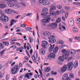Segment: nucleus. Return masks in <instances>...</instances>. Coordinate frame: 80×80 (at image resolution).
<instances>
[{"label":"nucleus","instance_id":"1","mask_svg":"<svg viewBox=\"0 0 80 80\" xmlns=\"http://www.w3.org/2000/svg\"><path fill=\"white\" fill-rule=\"evenodd\" d=\"M49 15H48L49 18H46L43 19L42 20V22L44 23H48L50 22V20H51V17H53L55 15V12L53 11H49Z\"/></svg>","mask_w":80,"mask_h":80},{"label":"nucleus","instance_id":"64","mask_svg":"<svg viewBox=\"0 0 80 80\" xmlns=\"http://www.w3.org/2000/svg\"><path fill=\"white\" fill-rule=\"evenodd\" d=\"M78 77H80V70L78 71Z\"/></svg>","mask_w":80,"mask_h":80},{"label":"nucleus","instance_id":"41","mask_svg":"<svg viewBox=\"0 0 80 80\" xmlns=\"http://www.w3.org/2000/svg\"><path fill=\"white\" fill-rule=\"evenodd\" d=\"M57 8L58 9H61L62 8V6L61 5H58L57 6Z\"/></svg>","mask_w":80,"mask_h":80},{"label":"nucleus","instance_id":"56","mask_svg":"<svg viewBox=\"0 0 80 80\" xmlns=\"http://www.w3.org/2000/svg\"><path fill=\"white\" fill-rule=\"evenodd\" d=\"M59 27V30H62V27H61V23H60L58 25Z\"/></svg>","mask_w":80,"mask_h":80},{"label":"nucleus","instance_id":"10","mask_svg":"<svg viewBox=\"0 0 80 80\" xmlns=\"http://www.w3.org/2000/svg\"><path fill=\"white\" fill-rule=\"evenodd\" d=\"M56 57L55 54L53 53L49 54L48 56V57L50 58H55Z\"/></svg>","mask_w":80,"mask_h":80},{"label":"nucleus","instance_id":"8","mask_svg":"<svg viewBox=\"0 0 80 80\" xmlns=\"http://www.w3.org/2000/svg\"><path fill=\"white\" fill-rule=\"evenodd\" d=\"M49 14V13L48 12H46L44 13H42L41 14V16H42L43 18H49V16H48V14Z\"/></svg>","mask_w":80,"mask_h":80},{"label":"nucleus","instance_id":"59","mask_svg":"<svg viewBox=\"0 0 80 80\" xmlns=\"http://www.w3.org/2000/svg\"><path fill=\"white\" fill-rule=\"evenodd\" d=\"M13 62V61L12 60H11L8 62V63L9 64H12V63Z\"/></svg>","mask_w":80,"mask_h":80},{"label":"nucleus","instance_id":"57","mask_svg":"<svg viewBox=\"0 0 80 80\" xmlns=\"http://www.w3.org/2000/svg\"><path fill=\"white\" fill-rule=\"evenodd\" d=\"M68 13L67 12L66 13L65 15V18H67V17H68Z\"/></svg>","mask_w":80,"mask_h":80},{"label":"nucleus","instance_id":"23","mask_svg":"<svg viewBox=\"0 0 80 80\" xmlns=\"http://www.w3.org/2000/svg\"><path fill=\"white\" fill-rule=\"evenodd\" d=\"M72 30V31L76 33H77L78 32V29L76 28H73Z\"/></svg>","mask_w":80,"mask_h":80},{"label":"nucleus","instance_id":"63","mask_svg":"<svg viewBox=\"0 0 80 80\" xmlns=\"http://www.w3.org/2000/svg\"><path fill=\"white\" fill-rule=\"evenodd\" d=\"M28 74L30 75V76H32L33 75V73L32 72H28Z\"/></svg>","mask_w":80,"mask_h":80},{"label":"nucleus","instance_id":"25","mask_svg":"<svg viewBox=\"0 0 80 80\" xmlns=\"http://www.w3.org/2000/svg\"><path fill=\"white\" fill-rule=\"evenodd\" d=\"M5 50L4 49L0 52V55L1 56H3L5 54Z\"/></svg>","mask_w":80,"mask_h":80},{"label":"nucleus","instance_id":"55","mask_svg":"<svg viewBox=\"0 0 80 80\" xmlns=\"http://www.w3.org/2000/svg\"><path fill=\"white\" fill-rule=\"evenodd\" d=\"M24 59L25 60H29V59L28 58V57L27 56H25L24 57Z\"/></svg>","mask_w":80,"mask_h":80},{"label":"nucleus","instance_id":"50","mask_svg":"<svg viewBox=\"0 0 80 80\" xmlns=\"http://www.w3.org/2000/svg\"><path fill=\"white\" fill-rule=\"evenodd\" d=\"M73 59V58L72 57H71L68 58V61H71Z\"/></svg>","mask_w":80,"mask_h":80},{"label":"nucleus","instance_id":"62","mask_svg":"<svg viewBox=\"0 0 80 80\" xmlns=\"http://www.w3.org/2000/svg\"><path fill=\"white\" fill-rule=\"evenodd\" d=\"M58 63L59 65H63V63H62V62H61L60 61H59L58 62Z\"/></svg>","mask_w":80,"mask_h":80},{"label":"nucleus","instance_id":"13","mask_svg":"<svg viewBox=\"0 0 80 80\" xmlns=\"http://www.w3.org/2000/svg\"><path fill=\"white\" fill-rule=\"evenodd\" d=\"M67 69V65H64L63 66L61 69V72H65Z\"/></svg>","mask_w":80,"mask_h":80},{"label":"nucleus","instance_id":"4","mask_svg":"<svg viewBox=\"0 0 80 80\" xmlns=\"http://www.w3.org/2000/svg\"><path fill=\"white\" fill-rule=\"evenodd\" d=\"M0 18L1 21L5 22H7L8 21V20H9L8 17L3 14L1 15Z\"/></svg>","mask_w":80,"mask_h":80},{"label":"nucleus","instance_id":"28","mask_svg":"<svg viewBox=\"0 0 80 80\" xmlns=\"http://www.w3.org/2000/svg\"><path fill=\"white\" fill-rule=\"evenodd\" d=\"M41 54H42V55L45 54V49L43 48H41Z\"/></svg>","mask_w":80,"mask_h":80},{"label":"nucleus","instance_id":"35","mask_svg":"<svg viewBox=\"0 0 80 80\" xmlns=\"http://www.w3.org/2000/svg\"><path fill=\"white\" fill-rule=\"evenodd\" d=\"M41 47L44 49H47V45H44L42 44H41Z\"/></svg>","mask_w":80,"mask_h":80},{"label":"nucleus","instance_id":"51","mask_svg":"<svg viewBox=\"0 0 80 80\" xmlns=\"http://www.w3.org/2000/svg\"><path fill=\"white\" fill-rule=\"evenodd\" d=\"M26 30H32V29L31 28L28 27L26 28Z\"/></svg>","mask_w":80,"mask_h":80},{"label":"nucleus","instance_id":"9","mask_svg":"<svg viewBox=\"0 0 80 80\" xmlns=\"http://www.w3.org/2000/svg\"><path fill=\"white\" fill-rule=\"evenodd\" d=\"M12 2H15V7H16L15 8V9H17L18 8H20V5H19V2L17 0H14V1H12Z\"/></svg>","mask_w":80,"mask_h":80},{"label":"nucleus","instance_id":"45","mask_svg":"<svg viewBox=\"0 0 80 80\" xmlns=\"http://www.w3.org/2000/svg\"><path fill=\"white\" fill-rule=\"evenodd\" d=\"M30 42L32 43V42H33V38H29Z\"/></svg>","mask_w":80,"mask_h":80},{"label":"nucleus","instance_id":"37","mask_svg":"<svg viewBox=\"0 0 80 80\" xmlns=\"http://www.w3.org/2000/svg\"><path fill=\"white\" fill-rule=\"evenodd\" d=\"M64 9L66 11H68L69 10H70V7L65 6L64 7Z\"/></svg>","mask_w":80,"mask_h":80},{"label":"nucleus","instance_id":"7","mask_svg":"<svg viewBox=\"0 0 80 80\" xmlns=\"http://www.w3.org/2000/svg\"><path fill=\"white\" fill-rule=\"evenodd\" d=\"M62 80H70L71 79L70 78L68 77V74H65L63 75L62 78Z\"/></svg>","mask_w":80,"mask_h":80},{"label":"nucleus","instance_id":"6","mask_svg":"<svg viewBox=\"0 0 80 80\" xmlns=\"http://www.w3.org/2000/svg\"><path fill=\"white\" fill-rule=\"evenodd\" d=\"M67 66H68V70H71L72 69L73 67V62H71L68 63Z\"/></svg>","mask_w":80,"mask_h":80},{"label":"nucleus","instance_id":"16","mask_svg":"<svg viewBox=\"0 0 80 80\" xmlns=\"http://www.w3.org/2000/svg\"><path fill=\"white\" fill-rule=\"evenodd\" d=\"M8 2V6L10 7H15V4H14L12 2Z\"/></svg>","mask_w":80,"mask_h":80},{"label":"nucleus","instance_id":"60","mask_svg":"<svg viewBox=\"0 0 80 80\" xmlns=\"http://www.w3.org/2000/svg\"><path fill=\"white\" fill-rule=\"evenodd\" d=\"M77 21L78 22V23H80V18H78L77 19Z\"/></svg>","mask_w":80,"mask_h":80},{"label":"nucleus","instance_id":"29","mask_svg":"<svg viewBox=\"0 0 80 80\" xmlns=\"http://www.w3.org/2000/svg\"><path fill=\"white\" fill-rule=\"evenodd\" d=\"M3 44L5 45L6 46H8V45H9V42L8 41H5L3 42Z\"/></svg>","mask_w":80,"mask_h":80},{"label":"nucleus","instance_id":"14","mask_svg":"<svg viewBox=\"0 0 80 80\" xmlns=\"http://www.w3.org/2000/svg\"><path fill=\"white\" fill-rule=\"evenodd\" d=\"M13 12V10L11 9H7L5 10V12L8 14H11Z\"/></svg>","mask_w":80,"mask_h":80},{"label":"nucleus","instance_id":"18","mask_svg":"<svg viewBox=\"0 0 80 80\" xmlns=\"http://www.w3.org/2000/svg\"><path fill=\"white\" fill-rule=\"evenodd\" d=\"M7 7V5L5 4H0V8L1 9H3V8H5Z\"/></svg>","mask_w":80,"mask_h":80},{"label":"nucleus","instance_id":"17","mask_svg":"<svg viewBox=\"0 0 80 80\" xmlns=\"http://www.w3.org/2000/svg\"><path fill=\"white\" fill-rule=\"evenodd\" d=\"M51 45V44H50L51 46L49 47V52H52L53 49V48H54V47H55V44H53L52 45Z\"/></svg>","mask_w":80,"mask_h":80},{"label":"nucleus","instance_id":"42","mask_svg":"<svg viewBox=\"0 0 80 80\" xmlns=\"http://www.w3.org/2000/svg\"><path fill=\"white\" fill-rule=\"evenodd\" d=\"M75 38L78 41L80 42V37H75Z\"/></svg>","mask_w":80,"mask_h":80},{"label":"nucleus","instance_id":"47","mask_svg":"<svg viewBox=\"0 0 80 80\" xmlns=\"http://www.w3.org/2000/svg\"><path fill=\"white\" fill-rule=\"evenodd\" d=\"M36 19L38 21L39 20V14H38V13L37 14V17L36 18Z\"/></svg>","mask_w":80,"mask_h":80},{"label":"nucleus","instance_id":"36","mask_svg":"<svg viewBox=\"0 0 80 80\" xmlns=\"http://www.w3.org/2000/svg\"><path fill=\"white\" fill-rule=\"evenodd\" d=\"M61 22V19L60 18H58L56 20V22L59 23Z\"/></svg>","mask_w":80,"mask_h":80},{"label":"nucleus","instance_id":"34","mask_svg":"<svg viewBox=\"0 0 80 80\" xmlns=\"http://www.w3.org/2000/svg\"><path fill=\"white\" fill-rule=\"evenodd\" d=\"M58 60L61 62H63L64 61V58L62 57H60L58 58Z\"/></svg>","mask_w":80,"mask_h":80},{"label":"nucleus","instance_id":"54","mask_svg":"<svg viewBox=\"0 0 80 80\" xmlns=\"http://www.w3.org/2000/svg\"><path fill=\"white\" fill-rule=\"evenodd\" d=\"M8 32H6L5 34H4L3 35V37H6V36L7 35H8Z\"/></svg>","mask_w":80,"mask_h":80},{"label":"nucleus","instance_id":"39","mask_svg":"<svg viewBox=\"0 0 80 80\" xmlns=\"http://www.w3.org/2000/svg\"><path fill=\"white\" fill-rule=\"evenodd\" d=\"M25 76L28 79H31V78L29 76V74L28 73V72L26 75Z\"/></svg>","mask_w":80,"mask_h":80},{"label":"nucleus","instance_id":"15","mask_svg":"<svg viewBox=\"0 0 80 80\" xmlns=\"http://www.w3.org/2000/svg\"><path fill=\"white\" fill-rule=\"evenodd\" d=\"M50 8L49 10L51 11H53V10H56V6L53 4L51 5Z\"/></svg>","mask_w":80,"mask_h":80},{"label":"nucleus","instance_id":"61","mask_svg":"<svg viewBox=\"0 0 80 80\" xmlns=\"http://www.w3.org/2000/svg\"><path fill=\"white\" fill-rule=\"evenodd\" d=\"M51 73L52 74H53L54 75H57V72H55L53 71H52Z\"/></svg>","mask_w":80,"mask_h":80},{"label":"nucleus","instance_id":"52","mask_svg":"<svg viewBox=\"0 0 80 80\" xmlns=\"http://www.w3.org/2000/svg\"><path fill=\"white\" fill-rule=\"evenodd\" d=\"M58 42L60 44H63V42L62 40H59Z\"/></svg>","mask_w":80,"mask_h":80},{"label":"nucleus","instance_id":"5","mask_svg":"<svg viewBox=\"0 0 80 80\" xmlns=\"http://www.w3.org/2000/svg\"><path fill=\"white\" fill-rule=\"evenodd\" d=\"M40 3H42L43 5H48L50 4V1L48 0H39Z\"/></svg>","mask_w":80,"mask_h":80},{"label":"nucleus","instance_id":"58","mask_svg":"<svg viewBox=\"0 0 80 80\" xmlns=\"http://www.w3.org/2000/svg\"><path fill=\"white\" fill-rule=\"evenodd\" d=\"M20 4L22 5L23 7H25V3H24L21 2Z\"/></svg>","mask_w":80,"mask_h":80},{"label":"nucleus","instance_id":"33","mask_svg":"<svg viewBox=\"0 0 80 80\" xmlns=\"http://www.w3.org/2000/svg\"><path fill=\"white\" fill-rule=\"evenodd\" d=\"M69 77L71 78H74V74L72 73H70L69 74Z\"/></svg>","mask_w":80,"mask_h":80},{"label":"nucleus","instance_id":"3","mask_svg":"<svg viewBox=\"0 0 80 80\" xmlns=\"http://www.w3.org/2000/svg\"><path fill=\"white\" fill-rule=\"evenodd\" d=\"M42 35L43 37H48V39H54L55 38V36L51 35V33L48 31H45L43 32Z\"/></svg>","mask_w":80,"mask_h":80},{"label":"nucleus","instance_id":"31","mask_svg":"<svg viewBox=\"0 0 80 80\" xmlns=\"http://www.w3.org/2000/svg\"><path fill=\"white\" fill-rule=\"evenodd\" d=\"M50 68H46L44 70V71L45 72H50Z\"/></svg>","mask_w":80,"mask_h":80},{"label":"nucleus","instance_id":"12","mask_svg":"<svg viewBox=\"0 0 80 80\" xmlns=\"http://www.w3.org/2000/svg\"><path fill=\"white\" fill-rule=\"evenodd\" d=\"M76 54V51L73 49H71V51H70V55H71V56H75Z\"/></svg>","mask_w":80,"mask_h":80},{"label":"nucleus","instance_id":"20","mask_svg":"<svg viewBox=\"0 0 80 80\" xmlns=\"http://www.w3.org/2000/svg\"><path fill=\"white\" fill-rule=\"evenodd\" d=\"M58 47H56L53 50V52L54 53H56L58 52Z\"/></svg>","mask_w":80,"mask_h":80},{"label":"nucleus","instance_id":"2","mask_svg":"<svg viewBox=\"0 0 80 80\" xmlns=\"http://www.w3.org/2000/svg\"><path fill=\"white\" fill-rule=\"evenodd\" d=\"M22 67V64L21 63H19V65H15L14 67L12 68L11 71V72L12 74H15L17 73V72L19 70L20 67Z\"/></svg>","mask_w":80,"mask_h":80},{"label":"nucleus","instance_id":"48","mask_svg":"<svg viewBox=\"0 0 80 80\" xmlns=\"http://www.w3.org/2000/svg\"><path fill=\"white\" fill-rule=\"evenodd\" d=\"M21 27H22L23 28H25L26 27V25L25 24H21Z\"/></svg>","mask_w":80,"mask_h":80},{"label":"nucleus","instance_id":"40","mask_svg":"<svg viewBox=\"0 0 80 80\" xmlns=\"http://www.w3.org/2000/svg\"><path fill=\"white\" fill-rule=\"evenodd\" d=\"M23 50V48L21 47L18 48L16 49V51L17 52H18L20 51V50Z\"/></svg>","mask_w":80,"mask_h":80},{"label":"nucleus","instance_id":"46","mask_svg":"<svg viewBox=\"0 0 80 80\" xmlns=\"http://www.w3.org/2000/svg\"><path fill=\"white\" fill-rule=\"evenodd\" d=\"M12 12L15 14H18V11H15V10H12Z\"/></svg>","mask_w":80,"mask_h":80},{"label":"nucleus","instance_id":"27","mask_svg":"<svg viewBox=\"0 0 80 80\" xmlns=\"http://www.w3.org/2000/svg\"><path fill=\"white\" fill-rule=\"evenodd\" d=\"M50 26V27H56L57 26V24L56 23H53L51 24Z\"/></svg>","mask_w":80,"mask_h":80},{"label":"nucleus","instance_id":"32","mask_svg":"<svg viewBox=\"0 0 80 80\" xmlns=\"http://www.w3.org/2000/svg\"><path fill=\"white\" fill-rule=\"evenodd\" d=\"M68 51H67L65 49H63L62 50V52L64 54H66V53H68Z\"/></svg>","mask_w":80,"mask_h":80},{"label":"nucleus","instance_id":"43","mask_svg":"<svg viewBox=\"0 0 80 80\" xmlns=\"http://www.w3.org/2000/svg\"><path fill=\"white\" fill-rule=\"evenodd\" d=\"M60 13L62 14L63 13H65V11H64L63 10V9H62L60 11Z\"/></svg>","mask_w":80,"mask_h":80},{"label":"nucleus","instance_id":"21","mask_svg":"<svg viewBox=\"0 0 80 80\" xmlns=\"http://www.w3.org/2000/svg\"><path fill=\"white\" fill-rule=\"evenodd\" d=\"M78 62L77 61H76L74 63V68H77L78 67Z\"/></svg>","mask_w":80,"mask_h":80},{"label":"nucleus","instance_id":"24","mask_svg":"<svg viewBox=\"0 0 80 80\" xmlns=\"http://www.w3.org/2000/svg\"><path fill=\"white\" fill-rule=\"evenodd\" d=\"M62 56L65 59H67L68 57V53L64 54L62 55Z\"/></svg>","mask_w":80,"mask_h":80},{"label":"nucleus","instance_id":"38","mask_svg":"<svg viewBox=\"0 0 80 80\" xmlns=\"http://www.w3.org/2000/svg\"><path fill=\"white\" fill-rule=\"evenodd\" d=\"M3 44L0 43V49H3Z\"/></svg>","mask_w":80,"mask_h":80},{"label":"nucleus","instance_id":"44","mask_svg":"<svg viewBox=\"0 0 80 80\" xmlns=\"http://www.w3.org/2000/svg\"><path fill=\"white\" fill-rule=\"evenodd\" d=\"M18 22V21H17V20H15L12 19L11 21V22H12V23H16V22Z\"/></svg>","mask_w":80,"mask_h":80},{"label":"nucleus","instance_id":"22","mask_svg":"<svg viewBox=\"0 0 80 80\" xmlns=\"http://www.w3.org/2000/svg\"><path fill=\"white\" fill-rule=\"evenodd\" d=\"M48 11V9L46 7L44 8L42 10V12H47Z\"/></svg>","mask_w":80,"mask_h":80},{"label":"nucleus","instance_id":"53","mask_svg":"<svg viewBox=\"0 0 80 80\" xmlns=\"http://www.w3.org/2000/svg\"><path fill=\"white\" fill-rule=\"evenodd\" d=\"M56 14L57 15H58L60 14V12L59 11H57L56 12Z\"/></svg>","mask_w":80,"mask_h":80},{"label":"nucleus","instance_id":"11","mask_svg":"<svg viewBox=\"0 0 80 80\" xmlns=\"http://www.w3.org/2000/svg\"><path fill=\"white\" fill-rule=\"evenodd\" d=\"M69 24L70 27H73L74 25V21L73 19H71L69 20Z\"/></svg>","mask_w":80,"mask_h":80},{"label":"nucleus","instance_id":"19","mask_svg":"<svg viewBox=\"0 0 80 80\" xmlns=\"http://www.w3.org/2000/svg\"><path fill=\"white\" fill-rule=\"evenodd\" d=\"M48 42L51 43H53L56 42V40L55 39H51L48 40Z\"/></svg>","mask_w":80,"mask_h":80},{"label":"nucleus","instance_id":"26","mask_svg":"<svg viewBox=\"0 0 80 80\" xmlns=\"http://www.w3.org/2000/svg\"><path fill=\"white\" fill-rule=\"evenodd\" d=\"M32 58L34 62L35 63H37V60H36V58H35V56H34V55H32Z\"/></svg>","mask_w":80,"mask_h":80},{"label":"nucleus","instance_id":"30","mask_svg":"<svg viewBox=\"0 0 80 80\" xmlns=\"http://www.w3.org/2000/svg\"><path fill=\"white\" fill-rule=\"evenodd\" d=\"M42 44L47 45L48 44V42L46 41H43L42 42Z\"/></svg>","mask_w":80,"mask_h":80},{"label":"nucleus","instance_id":"49","mask_svg":"<svg viewBox=\"0 0 80 80\" xmlns=\"http://www.w3.org/2000/svg\"><path fill=\"white\" fill-rule=\"evenodd\" d=\"M6 80H9L10 79V77L8 75H7L6 78Z\"/></svg>","mask_w":80,"mask_h":80}]
</instances>
